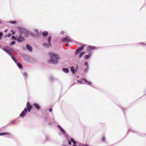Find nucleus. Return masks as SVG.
<instances>
[{
    "mask_svg": "<svg viewBox=\"0 0 146 146\" xmlns=\"http://www.w3.org/2000/svg\"><path fill=\"white\" fill-rule=\"evenodd\" d=\"M96 49L95 47L92 46H89L87 47V51H89L88 54H86L84 56V58L86 59H87L90 58L92 56V53L90 51L94 50Z\"/></svg>",
    "mask_w": 146,
    "mask_h": 146,
    "instance_id": "nucleus-3",
    "label": "nucleus"
},
{
    "mask_svg": "<svg viewBox=\"0 0 146 146\" xmlns=\"http://www.w3.org/2000/svg\"><path fill=\"white\" fill-rule=\"evenodd\" d=\"M2 34L1 33H0V37L2 36ZM1 39V38H0V40Z\"/></svg>",
    "mask_w": 146,
    "mask_h": 146,
    "instance_id": "nucleus-32",
    "label": "nucleus"
},
{
    "mask_svg": "<svg viewBox=\"0 0 146 146\" xmlns=\"http://www.w3.org/2000/svg\"><path fill=\"white\" fill-rule=\"evenodd\" d=\"M26 107L27 108V109L26 108L24 109V110L20 114V116L22 117H24L27 113V111L28 112L30 111L31 110L32 108V107L31 106L29 102H27L26 105Z\"/></svg>",
    "mask_w": 146,
    "mask_h": 146,
    "instance_id": "nucleus-2",
    "label": "nucleus"
},
{
    "mask_svg": "<svg viewBox=\"0 0 146 146\" xmlns=\"http://www.w3.org/2000/svg\"><path fill=\"white\" fill-rule=\"evenodd\" d=\"M49 55L50 59L48 60L49 63L56 64L58 62V60L60 59V57L58 55L51 52L49 53Z\"/></svg>",
    "mask_w": 146,
    "mask_h": 146,
    "instance_id": "nucleus-1",
    "label": "nucleus"
},
{
    "mask_svg": "<svg viewBox=\"0 0 146 146\" xmlns=\"http://www.w3.org/2000/svg\"><path fill=\"white\" fill-rule=\"evenodd\" d=\"M83 80H84V81L87 83L88 85L91 86L92 83L90 82H88L87 80L85 79H83Z\"/></svg>",
    "mask_w": 146,
    "mask_h": 146,
    "instance_id": "nucleus-12",
    "label": "nucleus"
},
{
    "mask_svg": "<svg viewBox=\"0 0 146 146\" xmlns=\"http://www.w3.org/2000/svg\"><path fill=\"white\" fill-rule=\"evenodd\" d=\"M33 106L37 110H39L40 109L39 106L37 104L34 103L33 104Z\"/></svg>",
    "mask_w": 146,
    "mask_h": 146,
    "instance_id": "nucleus-11",
    "label": "nucleus"
},
{
    "mask_svg": "<svg viewBox=\"0 0 146 146\" xmlns=\"http://www.w3.org/2000/svg\"><path fill=\"white\" fill-rule=\"evenodd\" d=\"M68 143H69V145H71V142L70 141H69V142H68Z\"/></svg>",
    "mask_w": 146,
    "mask_h": 146,
    "instance_id": "nucleus-35",
    "label": "nucleus"
},
{
    "mask_svg": "<svg viewBox=\"0 0 146 146\" xmlns=\"http://www.w3.org/2000/svg\"><path fill=\"white\" fill-rule=\"evenodd\" d=\"M23 75L25 77H26L27 76V74L26 73H24V74H23Z\"/></svg>",
    "mask_w": 146,
    "mask_h": 146,
    "instance_id": "nucleus-29",
    "label": "nucleus"
},
{
    "mask_svg": "<svg viewBox=\"0 0 146 146\" xmlns=\"http://www.w3.org/2000/svg\"><path fill=\"white\" fill-rule=\"evenodd\" d=\"M34 32L36 34H38V31L36 29H35L34 30Z\"/></svg>",
    "mask_w": 146,
    "mask_h": 146,
    "instance_id": "nucleus-27",
    "label": "nucleus"
},
{
    "mask_svg": "<svg viewBox=\"0 0 146 146\" xmlns=\"http://www.w3.org/2000/svg\"><path fill=\"white\" fill-rule=\"evenodd\" d=\"M15 41H13L11 42V44L12 45H13L15 44Z\"/></svg>",
    "mask_w": 146,
    "mask_h": 146,
    "instance_id": "nucleus-28",
    "label": "nucleus"
},
{
    "mask_svg": "<svg viewBox=\"0 0 146 146\" xmlns=\"http://www.w3.org/2000/svg\"><path fill=\"white\" fill-rule=\"evenodd\" d=\"M48 34V33L47 31H44L42 33V35L44 36H46Z\"/></svg>",
    "mask_w": 146,
    "mask_h": 146,
    "instance_id": "nucleus-19",
    "label": "nucleus"
},
{
    "mask_svg": "<svg viewBox=\"0 0 146 146\" xmlns=\"http://www.w3.org/2000/svg\"><path fill=\"white\" fill-rule=\"evenodd\" d=\"M61 40L62 42H68L71 41V39L69 36H67L62 39Z\"/></svg>",
    "mask_w": 146,
    "mask_h": 146,
    "instance_id": "nucleus-7",
    "label": "nucleus"
},
{
    "mask_svg": "<svg viewBox=\"0 0 146 146\" xmlns=\"http://www.w3.org/2000/svg\"><path fill=\"white\" fill-rule=\"evenodd\" d=\"M79 146H81V145H79Z\"/></svg>",
    "mask_w": 146,
    "mask_h": 146,
    "instance_id": "nucleus-42",
    "label": "nucleus"
},
{
    "mask_svg": "<svg viewBox=\"0 0 146 146\" xmlns=\"http://www.w3.org/2000/svg\"><path fill=\"white\" fill-rule=\"evenodd\" d=\"M71 141L74 144L76 143V142L72 138L71 139Z\"/></svg>",
    "mask_w": 146,
    "mask_h": 146,
    "instance_id": "nucleus-23",
    "label": "nucleus"
},
{
    "mask_svg": "<svg viewBox=\"0 0 146 146\" xmlns=\"http://www.w3.org/2000/svg\"><path fill=\"white\" fill-rule=\"evenodd\" d=\"M15 123V122H13L12 123Z\"/></svg>",
    "mask_w": 146,
    "mask_h": 146,
    "instance_id": "nucleus-39",
    "label": "nucleus"
},
{
    "mask_svg": "<svg viewBox=\"0 0 146 146\" xmlns=\"http://www.w3.org/2000/svg\"><path fill=\"white\" fill-rule=\"evenodd\" d=\"M27 48L30 51H31L32 48L29 44H27L26 45Z\"/></svg>",
    "mask_w": 146,
    "mask_h": 146,
    "instance_id": "nucleus-14",
    "label": "nucleus"
},
{
    "mask_svg": "<svg viewBox=\"0 0 146 146\" xmlns=\"http://www.w3.org/2000/svg\"><path fill=\"white\" fill-rule=\"evenodd\" d=\"M3 50L5 51L11 56H13L11 52L13 51V50L8 46H5L3 49Z\"/></svg>",
    "mask_w": 146,
    "mask_h": 146,
    "instance_id": "nucleus-4",
    "label": "nucleus"
},
{
    "mask_svg": "<svg viewBox=\"0 0 146 146\" xmlns=\"http://www.w3.org/2000/svg\"><path fill=\"white\" fill-rule=\"evenodd\" d=\"M12 33V34L13 35L15 33V31H13V30H11L10 31Z\"/></svg>",
    "mask_w": 146,
    "mask_h": 146,
    "instance_id": "nucleus-26",
    "label": "nucleus"
},
{
    "mask_svg": "<svg viewBox=\"0 0 146 146\" xmlns=\"http://www.w3.org/2000/svg\"><path fill=\"white\" fill-rule=\"evenodd\" d=\"M49 111L50 112H51L52 111V110L51 109H50L49 110Z\"/></svg>",
    "mask_w": 146,
    "mask_h": 146,
    "instance_id": "nucleus-34",
    "label": "nucleus"
},
{
    "mask_svg": "<svg viewBox=\"0 0 146 146\" xmlns=\"http://www.w3.org/2000/svg\"><path fill=\"white\" fill-rule=\"evenodd\" d=\"M12 58L19 68H21L22 67V66L21 64L19 62V60H18L15 58L14 56H12Z\"/></svg>",
    "mask_w": 146,
    "mask_h": 146,
    "instance_id": "nucleus-6",
    "label": "nucleus"
},
{
    "mask_svg": "<svg viewBox=\"0 0 146 146\" xmlns=\"http://www.w3.org/2000/svg\"><path fill=\"white\" fill-rule=\"evenodd\" d=\"M70 69L71 71L72 72L73 74H74L76 71V69L75 70L74 68V67H71Z\"/></svg>",
    "mask_w": 146,
    "mask_h": 146,
    "instance_id": "nucleus-13",
    "label": "nucleus"
},
{
    "mask_svg": "<svg viewBox=\"0 0 146 146\" xmlns=\"http://www.w3.org/2000/svg\"><path fill=\"white\" fill-rule=\"evenodd\" d=\"M64 33V31H62L61 32V34H63Z\"/></svg>",
    "mask_w": 146,
    "mask_h": 146,
    "instance_id": "nucleus-33",
    "label": "nucleus"
},
{
    "mask_svg": "<svg viewBox=\"0 0 146 146\" xmlns=\"http://www.w3.org/2000/svg\"><path fill=\"white\" fill-rule=\"evenodd\" d=\"M1 23V22L0 21V23Z\"/></svg>",
    "mask_w": 146,
    "mask_h": 146,
    "instance_id": "nucleus-41",
    "label": "nucleus"
},
{
    "mask_svg": "<svg viewBox=\"0 0 146 146\" xmlns=\"http://www.w3.org/2000/svg\"><path fill=\"white\" fill-rule=\"evenodd\" d=\"M9 23L11 24H14L16 23V22L15 21H10L9 22Z\"/></svg>",
    "mask_w": 146,
    "mask_h": 146,
    "instance_id": "nucleus-21",
    "label": "nucleus"
},
{
    "mask_svg": "<svg viewBox=\"0 0 146 146\" xmlns=\"http://www.w3.org/2000/svg\"><path fill=\"white\" fill-rule=\"evenodd\" d=\"M7 29H5V31H4V32H5V33H6V32H7Z\"/></svg>",
    "mask_w": 146,
    "mask_h": 146,
    "instance_id": "nucleus-36",
    "label": "nucleus"
},
{
    "mask_svg": "<svg viewBox=\"0 0 146 146\" xmlns=\"http://www.w3.org/2000/svg\"><path fill=\"white\" fill-rule=\"evenodd\" d=\"M105 140V138L104 137H103L102 138V141H104Z\"/></svg>",
    "mask_w": 146,
    "mask_h": 146,
    "instance_id": "nucleus-31",
    "label": "nucleus"
},
{
    "mask_svg": "<svg viewBox=\"0 0 146 146\" xmlns=\"http://www.w3.org/2000/svg\"><path fill=\"white\" fill-rule=\"evenodd\" d=\"M72 146H76V145H74Z\"/></svg>",
    "mask_w": 146,
    "mask_h": 146,
    "instance_id": "nucleus-37",
    "label": "nucleus"
},
{
    "mask_svg": "<svg viewBox=\"0 0 146 146\" xmlns=\"http://www.w3.org/2000/svg\"><path fill=\"white\" fill-rule=\"evenodd\" d=\"M50 80H52V78H50Z\"/></svg>",
    "mask_w": 146,
    "mask_h": 146,
    "instance_id": "nucleus-40",
    "label": "nucleus"
},
{
    "mask_svg": "<svg viewBox=\"0 0 146 146\" xmlns=\"http://www.w3.org/2000/svg\"><path fill=\"white\" fill-rule=\"evenodd\" d=\"M11 34L10 33H9L8 34L7 36L8 37H10L11 36Z\"/></svg>",
    "mask_w": 146,
    "mask_h": 146,
    "instance_id": "nucleus-30",
    "label": "nucleus"
},
{
    "mask_svg": "<svg viewBox=\"0 0 146 146\" xmlns=\"http://www.w3.org/2000/svg\"><path fill=\"white\" fill-rule=\"evenodd\" d=\"M42 45L44 47L46 48H48L49 46H50L49 45H48V44L45 43L43 44Z\"/></svg>",
    "mask_w": 146,
    "mask_h": 146,
    "instance_id": "nucleus-20",
    "label": "nucleus"
},
{
    "mask_svg": "<svg viewBox=\"0 0 146 146\" xmlns=\"http://www.w3.org/2000/svg\"><path fill=\"white\" fill-rule=\"evenodd\" d=\"M17 29L21 33H24L26 34H28L29 33V31L24 28L20 27H18Z\"/></svg>",
    "mask_w": 146,
    "mask_h": 146,
    "instance_id": "nucleus-5",
    "label": "nucleus"
},
{
    "mask_svg": "<svg viewBox=\"0 0 146 146\" xmlns=\"http://www.w3.org/2000/svg\"><path fill=\"white\" fill-rule=\"evenodd\" d=\"M87 54V52H83L82 53H80L79 55V57L80 58L84 54Z\"/></svg>",
    "mask_w": 146,
    "mask_h": 146,
    "instance_id": "nucleus-17",
    "label": "nucleus"
},
{
    "mask_svg": "<svg viewBox=\"0 0 146 146\" xmlns=\"http://www.w3.org/2000/svg\"><path fill=\"white\" fill-rule=\"evenodd\" d=\"M11 38L13 40H16L17 39V38H16L15 37L14 35H12L11 36Z\"/></svg>",
    "mask_w": 146,
    "mask_h": 146,
    "instance_id": "nucleus-24",
    "label": "nucleus"
},
{
    "mask_svg": "<svg viewBox=\"0 0 146 146\" xmlns=\"http://www.w3.org/2000/svg\"><path fill=\"white\" fill-rule=\"evenodd\" d=\"M9 135V133H0V135Z\"/></svg>",
    "mask_w": 146,
    "mask_h": 146,
    "instance_id": "nucleus-18",
    "label": "nucleus"
},
{
    "mask_svg": "<svg viewBox=\"0 0 146 146\" xmlns=\"http://www.w3.org/2000/svg\"><path fill=\"white\" fill-rule=\"evenodd\" d=\"M19 38H17V40L19 42H22L24 40V38L21 35L19 36Z\"/></svg>",
    "mask_w": 146,
    "mask_h": 146,
    "instance_id": "nucleus-9",
    "label": "nucleus"
},
{
    "mask_svg": "<svg viewBox=\"0 0 146 146\" xmlns=\"http://www.w3.org/2000/svg\"><path fill=\"white\" fill-rule=\"evenodd\" d=\"M84 146H89L88 145H84Z\"/></svg>",
    "mask_w": 146,
    "mask_h": 146,
    "instance_id": "nucleus-38",
    "label": "nucleus"
},
{
    "mask_svg": "<svg viewBox=\"0 0 146 146\" xmlns=\"http://www.w3.org/2000/svg\"><path fill=\"white\" fill-rule=\"evenodd\" d=\"M84 80H83V79L82 80H78V82L80 83H82L83 82H84Z\"/></svg>",
    "mask_w": 146,
    "mask_h": 146,
    "instance_id": "nucleus-25",
    "label": "nucleus"
},
{
    "mask_svg": "<svg viewBox=\"0 0 146 146\" xmlns=\"http://www.w3.org/2000/svg\"><path fill=\"white\" fill-rule=\"evenodd\" d=\"M62 71L66 73H68L69 72V70L67 68H63L62 69Z\"/></svg>",
    "mask_w": 146,
    "mask_h": 146,
    "instance_id": "nucleus-15",
    "label": "nucleus"
},
{
    "mask_svg": "<svg viewBox=\"0 0 146 146\" xmlns=\"http://www.w3.org/2000/svg\"><path fill=\"white\" fill-rule=\"evenodd\" d=\"M51 39V37L50 36H49L48 38V44L50 46H51V44H50Z\"/></svg>",
    "mask_w": 146,
    "mask_h": 146,
    "instance_id": "nucleus-16",
    "label": "nucleus"
},
{
    "mask_svg": "<svg viewBox=\"0 0 146 146\" xmlns=\"http://www.w3.org/2000/svg\"><path fill=\"white\" fill-rule=\"evenodd\" d=\"M58 127L59 128L61 132L64 134L65 135H67V134H66V133L65 131L60 126L58 125Z\"/></svg>",
    "mask_w": 146,
    "mask_h": 146,
    "instance_id": "nucleus-10",
    "label": "nucleus"
},
{
    "mask_svg": "<svg viewBox=\"0 0 146 146\" xmlns=\"http://www.w3.org/2000/svg\"><path fill=\"white\" fill-rule=\"evenodd\" d=\"M84 47V45H82L81 47L76 50L75 53V54L77 55L82 50Z\"/></svg>",
    "mask_w": 146,
    "mask_h": 146,
    "instance_id": "nucleus-8",
    "label": "nucleus"
},
{
    "mask_svg": "<svg viewBox=\"0 0 146 146\" xmlns=\"http://www.w3.org/2000/svg\"><path fill=\"white\" fill-rule=\"evenodd\" d=\"M84 65L86 66V69L87 70L88 68V64L87 62H85L84 63Z\"/></svg>",
    "mask_w": 146,
    "mask_h": 146,
    "instance_id": "nucleus-22",
    "label": "nucleus"
}]
</instances>
